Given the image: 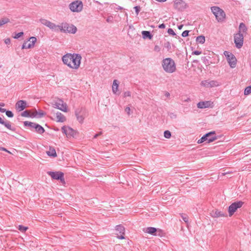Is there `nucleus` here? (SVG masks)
Here are the masks:
<instances>
[{"instance_id":"obj_1","label":"nucleus","mask_w":251,"mask_h":251,"mask_svg":"<svg viewBox=\"0 0 251 251\" xmlns=\"http://www.w3.org/2000/svg\"><path fill=\"white\" fill-rule=\"evenodd\" d=\"M82 57L77 53H67L62 57L64 65L74 70H78L80 66Z\"/></svg>"},{"instance_id":"obj_2","label":"nucleus","mask_w":251,"mask_h":251,"mask_svg":"<svg viewBox=\"0 0 251 251\" xmlns=\"http://www.w3.org/2000/svg\"><path fill=\"white\" fill-rule=\"evenodd\" d=\"M163 70L167 73H173L176 71V63L171 58L164 59L162 62Z\"/></svg>"},{"instance_id":"obj_3","label":"nucleus","mask_w":251,"mask_h":251,"mask_svg":"<svg viewBox=\"0 0 251 251\" xmlns=\"http://www.w3.org/2000/svg\"><path fill=\"white\" fill-rule=\"evenodd\" d=\"M211 10L218 22H222L225 20L226 14L221 8L218 6H213L211 7Z\"/></svg>"},{"instance_id":"obj_4","label":"nucleus","mask_w":251,"mask_h":251,"mask_svg":"<svg viewBox=\"0 0 251 251\" xmlns=\"http://www.w3.org/2000/svg\"><path fill=\"white\" fill-rule=\"evenodd\" d=\"M215 134V131L209 132L200 139L197 143L198 144H201L205 141H207V143L213 142L217 139V137L216 136Z\"/></svg>"},{"instance_id":"obj_5","label":"nucleus","mask_w":251,"mask_h":251,"mask_svg":"<svg viewBox=\"0 0 251 251\" xmlns=\"http://www.w3.org/2000/svg\"><path fill=\"white\" fill-rule=\"evenodd\" d=\"M244 202L242 201H235L231 203L228 208L229 217H231L238 208H241Z\"/></svg>"},{"instance_id":"obj_6","label":"nucleus","mask_w":251,"mask_h":251,"mask_svg":"<svg viewBox=\"0 0 251 251\" xmlns=\"http://www.w3.org/2000/svg\"><path fill=\"white\" fill-rule=\"evenodd\" d=\"M83 3L80 0H75L69 4L70 10L73 12H80L83 9Z\"/></svg>"},{"instance_id":"obj_7","label":"nucleus","mask_w":251,"mask_h":251,"mask_svg":"<svg viewBox=\"0 0 251 251\" xmlns=\"http://www.w3.org/2000/svg\"><path fill=\"white\" fill-rule=\"evenodd\" d=\"M61 130L62 132L65 134L68 138H75L78 134L76 131L68 126H62Z\"/></svg>"},{"instance_id":"obj_8","label":"nucleus","mask_w":251,"mask_h":251,"mask_svg":"<svg viewBox=\"0 0 251 251\" xmlns=\"http://www.w3.org/2000/svg\"><path fill=\"white\" fill-rule=\"evenodd\" d=\"M58 28L61 31L70 33H75L77 30L76 27L75 25L67 23L62 24L60 26L58 25Z\"/></svg>"},{"instance_id":"obj_9","label":"nucleus","mask_w":251,"mask_h":251,"mask_svg":"<svg viewBox=\"0 0 251 251\" xmlns=\"http://www.w3.org/2000/svg\"><path fill=\"white\" fill-rule=\"evenodd\" d=\"M54 108L64 112H68V106L67 104L61 99H57L54 100L53 103Z\"/></svg>"},{"instance_id":"obj_10","label":"nucleus","mask_w":251,"mask_h":251,"mask_svg":"<svg viewBox=\"0 0 251 251\" xmlns=\"http://www.w3.org/2000/svg\"><path fill=\"white\" fill-rule=\"evenodd\" d=\"M224 55L226 57L227 61L231 68H234L236 67L237 60L235 56L228 51H225Z\"/></svg>"},{"instance_id":"obj_11","label":"nucleus","mask_w":251,"mask_h":251,"mask_svg":"<svg viewBox=\"0 0 251 251\" xmlns=\"http://www.w3.org/2000/svg\"><path fill=\"white\" fill-rule=\"evenodd\" d=\"M50 113L52 115L51 118L57 122L63 123L66 121L65 116L60 112H55L53 110H52Z\"/></svg>"},{"instance_id":"obj_12","label":"nucleus","mask_w":251,"mask_h":251,"mask_svg":"<svg viewBox=\"0 0 251 251\" xmlns=\"http://www.w3.org/2000/svg\"><path fill=\"white\" fill-rule=\"evenodd\" d=\"M37 41V39L35 37H31L27 41L24 43L22 46V49H27L33 48L35 44Z\"/></svg>"},{"instance_id":"obj_13","label":"nucleus","mask_w":251,"mask_h":251,"mask_svg":"<svg viewBox=\"0 0 251 251\" xmlns=\"http://www.w3.org/2000/svg\"><path fill=\"white\" fill-rule=\"evenodd\" d=\"M48 174L54 179H59L62 182H65L64 174L61 172H49Z\"/></svg>"},{"instance_id":"obj_14","label":"nucleus","mask_w":251,"mask_h":251,"mask_svg":"<svg viewBox=\"0 0 251 251\" xmlns=\"http://www.w3.org/2000/svg\"><path fill=\"white\" fill-rule=\"evenodd\" d=\"M39 21L42 25L49 27L51 29L57 30L58 29V25H56L55 24L47 20V19H41Z\"/></svg>"},{"instance_id":"obj_15","label":"nucleus","mask_w":251,"mask_h":251,"mask_svg":"<svg viewBox=\"0 0 251 251\" xmlns=\"http://www.w3.org/2000/svg\"><path fill=\"white\" fill-rule=\"evenodd\" d=\"M116 235L118 239H124L125 238V229L123 226L119 225L116 226Z\"/></svg>"},{"instance_id":"obj_16","label":"nucleus","mask_w":251,"mask_h":251,"mask_svg":"<svg viewBox=\"0 0 251 251\" xmlns=\"http://www.w3.org/2000/svg\"><path fill=\"white\" fill-rule=\"evenodd\" d=\"M234 43L238 48H240L243 44V36L240 33H237L234 36Z\"/></svg>"},{"instance_id":"obj_17","label":"nucleus","mask_w":251,"mask_h":251,"mask_svg":"<svg viewBox=\"0 0 251 251\" xmlns=\"http://www.w3.org/2000/svg\"><path fill=\"white\" fill-rule=\"evenodd\" d=\"M174 6L175 8L179 10H183L187 7V5L182 0H176L174 1Z\"/></svg>"},{"instance_id":"obj_18","label":"nucleus","mask_w":251,"mask_h":251,"mask_svg":"<svg viewBox=\"0 0 251 251\" xmlns=\"http://www.w3.org/2000/svg\"><path fill=\"white\" fill-rule=\"evenodd\" d=\"M75 115L78 122L82 123L83 121V120L84 119V118L86 116L87 113L84 109H77L76 111Z\"/></svg>"},{"instance_id":"obj_19","label":"nucleus","mask_w":251,"mask_h":251,"mask_svg":"<svg viewBox=\"0 0 251 251\" xmlns=\"http://www.w3.org/2000/svg\"><path fill=\"white\" fill-rule=\"evenodd\" d=\"M26 107V102L23 100L18 101L15 104V108L19 111H21Z\"/></svg>"},{"instance_id":"obj_20","label":"nucleus","mask_w":251,"mask_h":251,"mask_svg":"<svg viewBox=\"0 0 251 251\" xmlns=\"http://www.w3.org/2000/svg\"><path fill=\"white\" fill-rule=\"evenodd\" d=\"M21 116L25 117L34 118L37 116V111L25 110L21 113Z\"/></svg>"},{"instance_id":"obj_21","label":"nucleus","mask_w":251,"mask_h":251,"mask_svg":"<svg viewBox=\"0 0 251 251\" xmlns=\"http://www.w3.org/2000/svg\"><path fill=\"white\" fill-rule=\"evenodd\" d=\"M211 216L213 218L225 217L226 215L223 212L218 209H215L212 211Z\"/></svg>"},{"instance_id":"obj_22","label":"nucleus","mask_w":251,"mask_h":251,"mask_svg":"<svg viewBox=\"0 0 251 251\" xmlns=\"http://www.w3.org/2000/svg\"><path fill=\"white\" fill-rule=\"evenodd\" d=\"M212 104L210 101H201L198 103L197 106L199 108H205L211 106Z\"/></svg>"},{"instance_id":"obj_23","label":"nucleus","mask_w":251,"mask_h":251,"mask_svg":"<svg viewBox=\"0 0 251 251\" xmlns=\"http://www.w3.org/2000/svg\"><path fill=\"white\" fill-rule=\"evenodd\" d=\"M47 154L52 157H55L57 156V153L55 149L53 147H50L48 151H47Z\"/></svg>"},{"instance_id":"obj_24","label":"nucleus","mask_w":251,"mask_h":251,"mask_svg":"<svg viewBox=\"0 0 251 251\" xmlns=\"http://www.w3.org/2000/svg\"><path fill=\"white\" fill-rule=\"evenodd\" d=\"M118 87H119V83L118 82V80L116 79H115L113 81V84H112V92L114 94H117V93L118 92Z\"/></svg>"},{"instance_id":"obj_25","label":"nucleus","mask_w":251,"mask_h":251,"mask_svg":"<svg viewBox=\"0 0 251 251\" xmlns=\"http://www.w3.org/2000/svg\"><path fill=\"white\" fill-rule=\"evenodd\" d=\"M35 131L39 134H42L44 132L45 129L44 128L39 125L36 124L33 128Z\"/></svg>"},{"instance_id":"obj_26","label":"nucleus","mask_w":251,"mask_h":251,"mask_svg":"<svg viewBox=\"0 0 251 251\" xmlns=\"http://www.w3.org/2000/svg\"><path fill=\"white\" fill-rule=\"evenodd\" d=\"M156 230L155 227H149L146 228L145 232L150 234L155 235Z\"/></svg>"},{"instance_id":"obj_27","label":"nucleus","mask_w":251,"mask_h":251,"mask_svg":"<svg viewBox=\"0 0 251 251\" xmlns=\"http://www.w3.org/2000/svg\"><path fill=\"white\" fill-rule=\"evenodd\" d=\"M142 34L144 39L148 38L150 39H151L152 38V36L151 35L150 32L148 31H143L142 32Z\"/></svg>"},{"instance_id":"obj_28","label":"nucleus","mask_w":251,"mask_h":251,"mask_svg":"<svg viewBox=\"0 0 251 251\" xmlns=\"http://www.w3.org/2000/svg\"><path fill=\"white\" fill-rule=\"evenodd\" d=\"M205 39L204 36L201 35L197 37L196 41L199 44H203L205 42Z\"/></svg>"},{"instance_id":"obj_29","label":"nucleus","mask_w":251,"mask_h":251,"mask_svg":"<svg viewBox=\"0 0 251 251\" xmlns=\"http://www.w3.org/2000/svg\"><path fill=\"white\" fill-rule=\"evenodd\" d=\"M202 84L206 87H212L216 85L215 82L213 81L210 82H208L207 81H203L202 82Z\"/></svg>"},{"instance_id":"obj_30","label":"nucleus","mask_w":251,"mask_h":251,"mask_svg":"<svg viewBox=\"0 0 251 251\" xmlns=\"http://www.w3.org/2000/svg\"><path fill=\"white\" fill-rule=\"evenodd\" d=\"M24 124L25 126H29L31 128H33L35 125V123H32V122H28V121L24 122Z\"/></svg>"},{"instance_id":"obj_31","label":"nucleus","mask_w":251,"mask_h":251,"mask_svg":"<svg viewBox=\"0 0 251 251\" xmlns=\"http://www.w3.org/2000/svg\"><path fill=\"white\" fill-rule=\"evenodd\" d=\"M18 229L22 232H25L28 229V227L19 225L18 226Z\"/></svg>"},{"instance_id":"obj_32","label":"nucleus","mask_w":251,"mask_h":251,"mask_svg":"<svg viewBox=\"0 0 251 251\" xmlns=\"http://www.w3.org/2000/svg\"><path fill=\"white\" fill-rule=\"evenodd\" d=\"M239 31H240V32H241V31L245 32L246 31V27L244 24H243V23L240 24V25H239Z\"/></svg>"},{"instance_id":"obj_33","label":"nucleus","mask_w":251,"mask_h":251,"mask_svg":"<svg viewBox=\"0 0 251 251\" xmlns=\"http://www.w3.org/2000/svg\"><path fill=\"white\" fill-rule=\"evenodd\" d=\"M251 93V86H248L246 88L244 91V95H248Z\"/></svg>"},{"instance_id":"obj_34","label":"nucleus","mask_w":251,"mask_h":251,"mask_svg":"<svg viewBox=\"0 0 251 251\" xmlns=\"http://www.w3.org/2000/svg\"><path fill=\"white\" fill-rule=\"evenodd\" d=\"M9 22V20L7 18L1 19V20H0V26L6 23H8Z\"/></svg>"},{"instance_id":"obj_35","label":"nucleus","mask_w":251,"mask_h":251,"mask_svg":"<svg viewBox=\"0 0 251 251\" xmlns=\"http://www.w3.org/2000/svg\"><path fill=\"white\" fill-rule=\"evenodd\" d=\"M164 137L166 138H170L171 136V133L169 130H166L164 133Z\"/></svg>"},{"instance_id":"obj_36","label":"nucleus","mask_w":251,"mask_h":251,"mask_svg":"<svg viewBox=\"0 0 251 251\" xmlns=\"http://www.w3.org/2000/svg\"><path fill=\"white\" fill-rule=\"evenodd\" d=\"M45 115V113L43 111H37V116L36 117L41 118Z\"/></svg>"},{"instance_id":"obj_37","label":"nucleus","mask_w":251,"mask_h":251,"mask_svg":"<svg viewBox=\"0 0 251 251\" xmlns=\"http://www.w3.org/2000/svg\"><path fill=\"white\" fill-rule=\"evenodd\" d=\"M24 33L23 32H19L17 34H16L13 37L14 38L17 39L23 36Z\"/></svg>"},{"instance_id":"obj_38","label":"nucleus","mask_w":251,"mask_h":251,"mask_svg":"<svg viewBox=\"0 0 251 251\" xmlns=\"http://www.w3.org/2000/svg\"><path fill=\"white\" fill-rule=\"evenodd\" d=\"M5 112H6V115L7 117H10V118L13 117V114L12 113V112L11 111H6Z\"/></svg>"},{"instance_id":"obj_39","label":"nucleus","mask_w":251,"mask_h":251,"mask_svg":"<svg viewBox=\"0 0 251 251\" xmlns=\"http://www.w3.org/2000/svg\"><path fill=\"white\" fill-rule=\"evenodd\" d=\"M5 127H6L7 128L9 129H11V124L9 122H7V123H5L4 122V124H3Z\"/></svg>"},{"instance_id":"obj_40","label":"nucleus","mask_w":251,"mask_h":251,"mask_svg":"<svg viewBox=\"0 0 251 251\" xmlns=\"http://www.w3.org/2000/svg\"><path fill=\"white\" fill-rule=\"evenodd\" d=\"M168 33L169 34L172 35H175L176 33H175L174 31L172 28H169L168 30Z\"/></svg>"},{"instance_id":"obj_41","label":"nucleus","mask_w":251,"mask_h":251,"mask_svg":"<svg viewBox=\"0 0 251 251\" xmlns=\"http://www.w3.org/2000/svg\"><path fill=\"white\" fill-rule=\"evenodd\" d=\"M181 217L182 218V219L183 220V221L186 222V223H187L188 221V218L187 216L186 215H184L183 214L181 215Z\"/></svg>"},{"instance_id":"obj_42","label":"nucleus","mask_w":251,"mask_h":251,"mask_svg":"<svg viewBox=\"0 0 251 251\" xmlns=\"http://www.w3.org/2000/svg\"><path fill=\"white\" fill-rule=\"evenodd\" d=\"M134 9H135V12H136V15H138L139 12V11H140V7L139 6H135V7H134Z\"/></svg>"},{"instance_id":"obj_43","label":"nucleus","mask_w":251,"mask_h":251,"mask_svg":"<svg viewBox=\"0 0 251 251\" xmlns=\"http://www.w3.org/2000/svg\"><path fill=\"white\" fill-rule=\"evenodd\" d=\"M189 31L188 30H185L183 31L182 33V36L183 37H187L188 36Z\"/></svg>"},{"instance_id":"obj_44","label":"nucleus","mask_w":251,"mask_h":251,"mask_svg":"<svg viewBox=\"0 0 251 251\" xmlns=\"http://www.w3.org/2000/svg\"><path fill=\"white\" fill-rule=\"evenodd\" d=\"M0 150L6 151L10 154L11 153V152L10 151L7 150L5 148H3V147H0Z\"/></svg>"},{"instance_id":"obj_45","label":"nucleus","mask_w":251,"mask_h":251,"mask_svg":"<svg viewBox=\"0 0 251 251\" xmlns=\"http://www.w3.org/2000/svg\"><path fill=\"white\" fill-rule=\"evenodd\" d=\"M201 53V51L196 50L194 52H193V54L195 55H200Z\"/></svg>"},{"instance_id":"obj_46","label":"nucleus","mask_w":251,"mask_h":251,"mask_svg":"<svg viewBox=\"0 0 251 251\" xmlns=\"http://www.w3.org/2000/svg\"><path fill=\"white\" fill-rule=\"evenodd\" d=\"M4 42L6 44H9L10 43V39L7 38L4 40Z\"/></svg>"},{"instance_id":"obj_47","label":"nucleus","mask_w":251,"mask_h":251,"mask_svg":"<svg viewBox=\"0 0 251 251\" xmlns=\"http://www.w3.org/2000/svg\"><path fill=\"white\" fill-rule=\"evenodd\" d=\"M165 27L166 26L164 24H162L159 25V28H165Z\"/></svg>"},{"instance_id":"obj_48","label":"nucleus","mask_w":251,"mask_h":251,"mask_svg":"<svg viewBox=\"0 0 251 251\" xmlns=\"http://www.w3.org/2000/svg\"><path fill=\"white\" fill-rule=\"evenodd\" d=\"M125 110H126V112H127V113L128 114H130V109L129 107H126V109H125Z\"/></svg>"},{"instance_id":"obj_49","label":"nucleus","mask_w":251,"mask_h":251,"mask_svg":"<svg viewBox=\"0 0 251 251\" xmlns=\"http://www.w3.org/2000/svg\"><path fill=\"white\" fill-rule=\"evenodd\" d=\"M5 111H6L5 109L2 108L0 107V112L3 113V112H5Z\"/></svg>"},{"instance_id":"obj_50","label":"nucleus","mask_w":251,"mask_h":251,"mask_svg":"<svg viewBox=\"0 0 251 251\" xmlns=\"http://www.w3.org/2000/svg\"><path fill=\"white\" fill-rule=\"evenodd\" d=\"M125 96H130V93L129 92H126L125 93Z\"/></svg>"},{"instance_id":"obj_51","label":"nucleus","mask_w":251,"mask_h":251,"mask_svg":"<svg viewBox=\"0 0 251 251\" xmlns=\"http://www.w3.org/2000/svg\"><path fill=\"white\" fill-rule=\"evenodd\" d=\"M0 123L1 124H4V121L2 119V118H0Z\"/></svg>"},{"instance_id":"obj_52","label":"nucleus","mask_w":251,"mask_h":251,"mask_svg":"<svg viewBox=\"0 0 251 251\" xmlns=\"http://www.w3.org/2000/svg\"><path fill=\"white\" fill-rule=\"evenodd\" d=\"M158 49H159V47H158V46H155V48H154V50H158Z\"/></svg>"},{"instance_id":"obj_53","label":"nucleus","mask_w":251,"mask_h":251,"mask_svg":"<svg viewBox=\"0 0 251 251\" xmlns=\"http://www.w3.org/2000/svg\"><path fill=\"white\" fill-rule=\"evenodd\" d=\"M5 104L4 103H0V106H4Z\"/></svg>"},{"instance_id":"obj_54","label":"nucleus","mask_w":251,"mask_h":251,"mask_svg":"<svg viewBox=\"0 0 251 251\" xmlns=\"http://www.w3.org/2000/svg\"><path fill=\"white\" fill-rule=\"evenodd\" d=\"M182 26H183L182 25H181L179 26H178V28H179V29H181V28L182 27Z\"/></svg>"}]
</instances>
